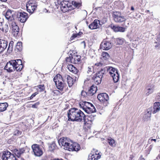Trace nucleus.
I'll list each match as a JSON object with an SVG mask.
<instances>
[{
	"label": "nucleus",
	"mask_w": 160,
	"mask_h": 160,
	"mask_svg": "<svg viewBox=\"0 0 160 160\" xmlns=\"http://www.w3.org/2000/svg\"><path fill=\"white\" fill-rule=\"evenodd\" d=\"M100 25V21L95 19L92 23L89 25L88 27L91 29H96L99 27Z\"/></svg>",
	"instance_id": "obj_19"
},
{
	"label": "nucleus",
	"mask_w": 160,
	"mask_h": 160,
	"mask_svg": "<svg viewBox=\"0 0 160 160\" xmlns=\"http://www.w3.org/2000/svg\"><path fill=\"white\" fill-rule=\"evenodd\" d=\"M139 160H144V159L143 158H142V157H141Z\"/></svg>",
	"instance_id": "obj_58"
},
{
	"label": "nucleus",
	"mask_w": 160,
	"mask_h": 160,
	"mask_svg": "<svg viewBox=\"0 0 160 160\" xmlns=\"http://www.w3.org/2000/svg\"><path fill=\"white\" fill-rule=\"evenodd\" d=\"M66 9L67 11L69 10H71L74 9V8H78L81 6V4L76 1H72V3H71L68 2V4H67Z\"/></svg>",
	"instance_id": "obj_13"
},
{
	"label": "nucleus",
	"mask_w": 160,
	"mask_h": 160,
	"mask_svg": "<svg viewBox=\"0 0 160 160\" xmlns=\"http://www.w3.org/2000/svg\"><path fill=\"white\" fill-rule=\"evenodd\" d=\"M113 78V81L115 83L117 82L119 80V76L118 73H117L116 74L111 76Z\"/></svg>",
	"instance_id": "obj_32"
},
{
	"label": "nucleus",
	"mask_w": 160,
	"mask_h": 160,
	"mask_svg": "<svg viewBox=\"0 0 160 160\" xmlns=\"http://www.w3.org/2000/svg\"><path fill=\"white\" fill-rule=\"evenodd\" d=\"M67 68L69 71L74 74H77L78 72V70L72 64L68 65Z\"/></svg>",
	"instance_id": "obj_26"
},
{
	"label": "nucleus",
	"mask_w": 160,
	"mask_h": 160,
	"mask_svg": "<svg viewBox=\"0 0 160 160\" xmlns=\"http://www.w3.org/2000/svg\"><path fill=\"white\" fill-rule=\"evenodd\" d=\"M97 160L95 156H93L92 154L90 153L88 156V160Z\"/></svg>",
	"instance_id": "obj_44"
},
{
	"label": "nucleus",
	"mask_w": 160,
	"mask_h": 160,
	"mask_svg": "<svg viewBox=\"0 0 160 160\" xmlns=\"http://www.w3.org/2000/svg\"><path fill=\"white\" fill-rule=\"evenodd\" d=\"M2 157L3 160H24L23 158H21L16 159L14 155L8 151L3 152Z\"/></svg>",
	"instance_id": "obj_7"
},
{
	"label": "nucleus",
	"mask_w": 160,
	"mask_h": 160,
	"mask_svg": "<svg viewBox=\"0 0 160 160\" xmlns=\"http://www.w3.org/2000/svg\"><path fill=\"white\" fill-rule=\"evenodd\" d=\"M58 143L60 146H63L64 149L69 151H78L81 148L79 144L73 142L67 138H61L58 140Z\"/></svg>",
	"instance_id": "obj_1"
},
{
	"label": "nucleus",
	"mask_w": 160,
	"mask_h": 160,
	"mask_svg": "<svg viewBox=\"0 0 160 160\" xmlns=\"http://www.w3.org/2000/svg\"><path fill=\"white\" fill-rule=\"evenodd\" d=\"M100 152H99L98 150L95 149H93L92 151L91 154H92L97 160L99 159L101 157V155H100Z\"/></svg>",
	"instance_id": "obj_25"
},
{
	"label": "nucleus",
	"mask_w": 160,
	"mask_h": 160,
	"mask_svg": "<svg viewBox=\"0 0 160 160\" xmlns=\"http://www.w3.org/2000/svg\"><path fill=\"white\" fill-rule=\"evenodd\" d=\"M51 160H63L61 158H54L53 159H51Z\"/></svg>",
	"instance_id": "obj_55"
},
{
	"label": "nucleus",
	"mask_w": 160,
	"mask_h": 160,
	"mask_svg": "<svg viewBox=\"0 0 160 160\" xmlns=\"http://www.w3.org/2000/svg\"><path fill=\"white\" fill-rule=\"evenodd\" d=\"M37 6L36 3L32 2V1H29L26 4L27 11L30 13H32L36 9Z\"/></svg>",
	"instance_id": "obj_12"
},
{
	"label": "nucleus",
	"mask_w": 160,
	"mask_h": 160,
	"mask_svg": "<svg viewBox=\"0 0 160 160\" xmlns=\"http://www.w3.org/2000/svg\"><path fill=\"white\" fill-rule=\"evenodd\" d=\"M150 12V11L149 10H146L145 11V12L146 13H148V12Z\"/></svg>",
	"instance_id": "obj_61"
},
{
	"label": "nucleus",
	"mask_w": 160,
	"mask_h": 160,
	"mask_svg": "<svg viewBox=\"0 0 160 160\" xmlns=\"http://www.w3.org/2000/svg\"><path fill=\"white\" fill-rule=\"evenodd\" d=\"M28 14L24 12H18L17 13V18L18 20L21 22H25L28 18Z\"/></svg>",
	"instance_id": "obj_11"
},
{
	"label": "nucleus",
	"mask_w": 160,
	"mask_h": 160,
	"mask_svg": "<svg viewBox=\"0 0 160 160\" xmlns=\"http://www.w3.org/2000/svg\"><path fill=\"white\" fill-rule=\"evenodd\" d=\"M14 14V12L11 11L10 10H7L5 13V16L6 18L9 21H10V22L14 21L13 15Z\"/></svg>",
	"instance_id": "obj_15"
},
{
	"label": "nucleus",
	"mask_w": 160,
	"mask_h": 160,
	"mask_svg": "<svg viewBox=\"0 0 160 160\" xmlns=\"http://www.w3.org/2000/svg\"><path fill=\"white\" fill-rule=\"evenodd\" d=\"M154 87L152 86L147 87L145 89L146 95L148 96L149 94L152 93L154 91Z\"/></svg>",
	"instance_id": "obj_27"
},
{
	"label": "nucleus",
	"mask_w": 160,
	"mask_h": 160,
	"mask_svg": "<svg viewBox=\"0 0 160 160\" xmlns=\"http://www.w3.org/2000/svg\"><path fill=\"white\" fill-rule=\"evenodd\" d=\"M14 153L18 157V158H16L15 157L16 159H18L19 158H21V157H20V155H21V153H20V152H19V150H18V149H15L14 151Z\"/></svg>",
	"instance_id": "obj_41"
},
{
	"label": "nucleus",
	"mask_w": 160,
	"mask_h": 160,
	"mask_svg": "<svg viewBox=\"0 0 160 160\" xmlns=\"http://www.w3.org/2000/svg\"><path fill=\"white\" fill-rule=\"evenodd\" d=\"M99 64H101V63H99L98 64V66H99L100 65Z\"/></svg>",
	"instance_id": "obj_64"
},
{
	"label": "nucleus",
	"mask_w": 160,
	"mask_h": 160,
	"mask_svg": "<svg viewBox=\"0 0 160 160\" xmlns=\"http://www.w3.org/2000/svg\"><path fill=\"white\" fill-rule=\"evenodd\" d=\"M85 118L86 119V122H87V120L88 121L90 122H91L92 121H93L94 119V117L92 115H88L86 116H85Z\"/></svg>",
	"instance_id": "obj_33"
},
{
	"label": "nucleus",
	"mask_w": 160,
	"mask_h": 160,
	"mask_svg": "<svg viewBox=\"0 0 160 160\" xmlns=\"http://www.w3.org/2000/svg\"><path fill=\"white\" fill-rule=\"evenodd\" d=\"M38 93L35 92L30 97V99H32Z\"/></svg>",
	"instance_id": "obj_52"
},
{
	"label": "nucleus",
	"mask_w": 160,
	"mask_h": 160,
	"mask_svg": "<svg viewBox=\"0 0 160 160\" xmlns=\"http://www.w3.org/2000/svg\"><path fill=\"white\" fill-rule=\"evenodd\" d=\"M13 44L14 42L13 41H11L9 42L7 50V52L8 53H10L12 52L13 50Z\"/></svg>",
	"instance_id": "obj_31"
},
{
	"label": "nucleus",
	"mask_w": 160,
	"mask_h": 160,
	"mask_svg": "<svg viewBox=\"0 0 160 160\" xmlns=\"http://www.w3.org/2000/svg\"><path fill=\"white\" fill-rule=\"evenodd\" d=\"M19 152H20V153L22 154L24 152V150L23 148H21L19 150Z\"/></svg>",
	"instance_id": "obj_53"
},
{
	"label": "nucleus",
	"mask_w": 160,
	"mask_h": 160,
	"mask_svg": "<svg viewBox=\"0 0 160 160\" xmlns=\"http://www.w3.org/2000/svg\"><path fill=\"white\" fill-rule=\"evenodd\" d=\"M23 66L22 61L20 59L10 60L8 62L4 69L9 72L14 71H20L22 69Z\"/></svg>",
	"instance_id": "obj_3"
},
{
	"label": "nucleus",
	"mask_w": 160,
	"mask_h": 160,
	"mask_svg": "<svg viewBox=\"0 0 160 160\" xmlns=\"http://www.w3.org/2000/svg\"><path fill=\"white\" fill-rule=\"evenodd\" d=\"M104 73V70L103 69H101L100 71L97 72L95 75L98 76L101 78H102L103 75Z\"/></svg>",
	"instance_id": "obj_38"
},
{
	"label": "nucleus",
	"mask_w": 160,
	"mask_h": 160,
	"mask_svg": "<svg viewBox=\"0 0 160 160\" xmlns=\"http://www.w3.org/2000/svg\"><path fill=\"white\" fill-rule=\"evenodd\" d=\"M8 44L7 41L5 40L0 39V48L2 52L6 48Z\"/></svg>",
	"instance_id": "obj_20"
},
{
	"label": "nucleus",
	"mask_w": 160,
	"mask_h": 160,
	"mask_svg": "<svg viewBox=\"0 0 160 160\" xmlns=\"http://www.w3.org/2000/svg\"><path fill=\"white\" fill-rule=\"evenodd\" d=\"M32 148L34 154L36 156L39 157L42 155L43 151L41 148L38 145L34 144L32 145Z\"/></svg>",
	"instance_id": "obj_8"
},
{
	"label": "nucleus",
	"mask_w": 160,
	"mask_h": 160,
	"mask_svg": "<svg viewBox=\"0 0 160 160\" xmlns=\"http://www.w3.org/2000/svg\"><path fill=\"white\" fill-rule=\"evenodd\" d=\"M112 46V44L110 42L105 39L101 42L100 48L103 50H107L110 49Z\"/></svg>",
	"instance_id": "obj_10"
},
{
	"label": "nucleus",
	"mask_w": 160,
	"mask_h": 160,
	"mask_svg": "<svg viewBox=\"0 0 160 160\" xmlns=\"http://www.w3.org/2000/svg\"><path fill=\"white\" fill-rule=\"evenodd\" d=\"M157 43H158V42H155V43L157 44ZM158 44H157L156 45H155V47L156 48H159V42H158Z\"/></svg>",
	"instance_id": "obj_54"
},
{
	"label": "nucleus",
	"mask_w": 160,
	"mask_h": 160,
	"mask_svg": "<svg viewBox=\"0 0 160 160\" xmlns=\"http://www.w3.org/2000/svg\"><path fill=\"white\" fill-rule=\"evenodd\" d=\"M97 98L100 101L105 103L106 105H107L109 100V97L107 94L106 93H100L98 95Z\"/></svg>",
	"instance_id": "obj_14"
},
{
	"label": "nucleus",
	"mask_w": 160,
	"mask_h": 160,
	"mask_svg": "<svg viewBox=\"0 0 160 160\" xmlns=\"http://www.w3.org/2000/svg\"><path fill=\"white\" fill-rule=\"evenodd\" d=\"M57 148L56 146L55 143H52L50 144L48 147L49 150L50 151H52Z\"/></svg>",
	"instance_id": "obj_36"
},
{
	"label": "nucleus",
	"mask_w": 160,
	"mask_h": 160,
	"mask_svg": "<svg viewBox=\"0 0 160 160\" xmlns=\"http://www.w3.org/2000/svg\"><path fill=\"white\" fill-rule=\"evenodd\" d=\"M8 106L7 102L0 103V112L5 111Z\"/></svg>",
	"instance_id": "obj_28"
},
{
	"label": "nucleus",
	"mask_w": 160,
	"mask_h": 160,
	"mask_svg": "<svg viewBox=\"0 0 160 160\" xmlns=\"http://www.w3.org/2000/svg\"><path fill=\"white\" fill-rule=\"evenodd\" d=\"M67 62H69L72 63H77L79 61V58H78L77 57L75 56L72 57L71 58H66Z\"/></svg>",
	"instance_id": "obj_23"
},
{
	"label": "nucleus",
	"mask_w": 160,
	"mask_h": 160,
	"mask_svg": "<svg viewBox=\"0 0 160 160\" xmlns=\"http://www.w3.org/2000/svg\"><path fill=\"white\" fill-rule=\"evenodd\" d=\"M39 104V102H37L34 104L32 105V107L33 108H36L38 105Z\"/></svg>",
	"instance_id": "obj_51"
},
{
	"label": "nucleus",
	"mask_w": 160,
	"mask_h": 160,
	"mask_svg": "<svg viewBox=\"0 0 160 160\" xmlns=\"http://www.w3.org/2000/svg\"><path fill=\"white\" fill-rule=\"evenodd\" d=\"M156 98L157 99H159V95H157V96H156Z\"/></svg>",
	"instance_id": "obj_57"
},
{
	"label": "nucleus",
	"mask_w": 160,
	"mask_h": 160,
	"mask_svg": "<svg viewBox=\"0 0 160 160\" xmlns=\"http://www.w3.org/2000/svg\"><path fill=\"white\" fill-rule=\"evenodd\" d=\"M21 134V132H20L18 130H16L15 131L14 133V135L16 136H19Z\"/></svg>",
	"instance_id": "obj_46"
},
{
	"label": "nucleus",
	"mask_w": 160,
	"mask_h": 160,
	"mask_svg": "<svg viewBox=\"0 0 160 160\" xmlns=\"http://www.w3.org/2000/svg\"><path fill=\"white\" fill-rule=\"evenodd\" d=\"M107 71L111 76H112L114 74L118 73L117 70L115 68L112 67H108L107 68Z\"/></svg>",
	"instance_id": "obj_24"
},
{
	"label": "nucleus",
	"mask_w": 160,
	"mask_h": 160,
	"mask_svg": "<svg viewBox=\"0 0 160 160\" xmlns=\"http://www.w3.org/2000/svg\"><path fill=\"white\" fill-rule=\"evenodd\" d=\"M88 53L91 57H93L94 55H95L94 50L93 49H91L89 50L88 52Z\"/></svg>",
	"instance_id": "obj_43"
},
{
	"label": "nucleus",
	"mask_w": 160,
	"mask_h": 160,
	"mask_svg": "<svg viewBox=\"0 0 160 160\" xmlns=\"http://www.w3.org/2000/svg\"><path fill=\"white\" fill-rule=\"evenodd\" d=\"M113 17L114 21L117 23H121L125 22L126 20L121 12H113Z\"/></svg>",
	"instance_id": "obj_6"
},
{
	"label": "nucleus",
	"mask_w": 160,
	"mask_h": 160,
	"mask_svg": "<svg viewBox=\"0 0 160 160\" xmlns=\"http://www.w3.org/2000/svg\"><path fill=\"white\" fill-rule=\"evenodd\" d=\"M43 12L45 13H47V12H48V10H47V9H45L44 10V11H43Z\"/></svg>",
	"instance_id": "obj_56"
},
{
	"label": "nucleus",
	"mask_w": 160,
	"mask_h": 160,
	"mask_svg": "<svg viewBox=\"0 0 160 160\" xmlns=\"http://www.w3.org/2000/svg\"><path fill=\"white\" fill-rule=\"evenodd\" d=\"M108 142L110 146H114L115 141L112 138H110V139H108Z\"/></svg>",
	"instance_id": "obj_40"
},
{
	"label": "nucleus",
	"mask_w": 160,
	"mask_h": 160,
	"mask_svg": "<svg viewBox=\"0 0 160 160\" xmlns=\"http://www.w3.org/2000/svg\"><path fill=\"white\" fill-rule=\"evenodd\" d=\"M79 106L88 113H92L96 111V109L93 105L88 102H81L79 103Z\"/></svg>",
	"instance_id": "obj_4"
},
{
	"label": "nucleus",
	"mask_w": 160,
	"mask_h": 160,
	"mask_svg": "<svg viewBox=\"0 0 160 160\" xmlns=\"http://www.w3.org/2000/svg\"><path fill=\"white\" fill-rule=\"evenodd\" d=\"M116 41L118 44L122 45L124 42V39L122 38H117Z\"/></svg>",
	"instance_id": "obj_39"
},
{
	"label": "nucleus",
	"mask_w": 160,
	"mask_h": 160,
	"mask_svg": "<svg viewBox=\"0 0 160 160\" xmlns=\"http://www.w3.org/2000/svg\"><path fill=\"white\" fill-rule=\"evenodd\" d=\"M119 26H113L112 27V28L113 30L115 32H119Z\"/></svg>",
	"instance_id": "obj_45"
},
{
	"label": "nucleus",
	"mask_w": 160,
	"mask_h": 160,
	"mask_svg": "<svg viewBox=\"0 0 160 160\" xmlns=\"http://www.w3.org/2000/svg\"><path fill=\"white\" fill-rule=\"evenodd\" d=\"M157 140V138L156 139H152L150 138L148 139V142L149 144H151L153 141H154V142H156Z\"/></svg>",
	"instance_id": "obj_48"
},
{
	"label": "nucleus",
	"mask_w": 160,
	"mask_h": 160,
	"mask_svg": "<svg viewBox=\"0 0 160 160\" xmlns=\"http://www.w3.org/2000/svg\"><path fill=\"white\" fill-rule=\"evenodd\" d=\"M118 28L119 32H123L125 31V28L124 27L119 26Z\"/></svg>",
	"instance_id": "obj_47"
},
{
	"label": "nucleus",
	"mask_w": 160,
	"mask_h": 160,
	"mask_svg": "<svg viewBox=\"0 0 160 160\" xmlns=\"http://www.w3.org/2000/svg\"><path fill=\"white\" fill-rule=\"evenodd\" d=\"M38 91L41 92L43 91L45 89V87L44 85H40L38 86Z\"/></svg>",
	"instance_id": "obj_42"
},
{
	"label": "nucleus",
	"mask_w": 160,
	"mask_h": 160,
	"mask_svg": "<svg viewBox=\"0 0 160 160\" xmlns=\"http://www.w3.org/2000/svg\"><path fill=\"white\" fill-rule=\"evenodd\" d=\"M158 158H160V157L159 156H158V157L156 158V160H157V159H158Z\"/></svg>",
	"instance_id": "obj_62"
},
{
	"label": "nucleus",
	"mask_w": 160,
	"mask_h": 160,
	"mask_svg": "<svg viewBox=\"0 0 160 160\" xmlns=\"http://www.w3.org/2000/svg\"><path fill=\"white\" fill-rule=\"evenodd\" d=\"M82 14L83 15V17H85L87 15V12L86 10H83L82 12Z\"/></svg>",
	"instance_id": "obj_49"
},
{
	"label": "nucleus",
	"mask_w": 160,
	"mask_h": 160,
	"mask_svg": "<svg viewBox=\"0 0 160 160\" xmlns=\"http://www.w3.org/2000/svg\"><path fill=\"white\" fill-rule=\"evenodd\" d=\"M10 26L12 28V34L15 37L18 36L19 29L18 26L16 24V22L12 21L9 23Z\"/></svg>",
	"instance_id": "obj_9"
},
{
	"label": "nucleus",
	"mask_w": 160,
	"mask_h": 160,
	"mask_svg": "<svg viewBox=\"0 0 160 160\" xmlns=\"http://www.w3.org/2000/svg\"><path fill=\"white\" fill-rule=\"evenodd\" d=\"M102 78H101L96 75H95L94 77L93 78L94 81L97 84H98L101 82L102 80Z\"/></svg>",
	"instance_id": "obj_29"
},
{
	"label": "nucleus",
	"mask_w": 160,
	"mask_h": 160,
	"mask_svg": "<svg viewBox=\"0 0 160 160\" xmlns=\"http://www.w3.org/2000/svg\"><path fill=\"white\" fill-rule=\"evenodd\" d=\"M97 90V87L94 85H92L88 90V93L89 96H92L95 93Z\"/></svg>",
	"instance_id": "obj_22"
},
{
	"label": "nucleus",
	"mask_w": 160,
	"mask_h": 160,
	"mask_svg": "<svg viewBox=\"0 0 160 160\" xmlns=\"http://www.w3.org/2000/svg\"><path fill=\"white\" fill-rule=\"evenodd\" d=\"M65 75L62 77L61 75L58 74L53 78V81L57 88L61 91L63 90L64 87V84L62 82V81H65Z\"/></svg>",
	"instance_id": "obj_5"
},
{
	"label": "nucleus",
	"mask_w": 160,
	"mask_h": 160,
	"mask_svg": "<svg viewBox=\"0 0 160 160\" xmlns=\"http://www.w3.org/2000/svg\"><path fill=\"white\" fill-rule=\"evenodd\" d=\"M160 103L156 102L154 103L153 107H151L149 108L151 110L152 113L154 114L159 111L160 109Z\"/></svg>",
	"instance_id": "obj_16"
},
{
	"label": "nucleus",
	"mask_w": 160,
	"mask_h": 160,
	"mask_svg": "<svg viewBox=\"0 0 160 160\" xmlns=\"http://www.w3.org/2000/svg\"><path fill=\"white\" fill-rule=\"evenodd\" d=\"M22 46L21 42H18L16 45V49L18 51H20L22 49Z\"/></svg>",
	"instance_id": "obj_34"
},
{
	"label": "nucleus",
	"mask_w": 160,
	"mask_h": 160,
	"mask_svg": "<svg viewBox=\"0 0 160 160\" xmlns=\"http://www.w3.org/2000/svg\"><path fill=\"white\" fill-rule=\"evenodd\" d=\"M152 113V112L150 108H149L147 109L144 113L143 118V119L145 121L149 120L151 117Z\"/></svg>",
	"instance_id": "obj_18"
},
{
	"label": "nucleus",
	"mask_w": 160,
	"mask_h": 160,
	"mask_svg": "<svg viewBox=\"0 0 160 160\" xmlns=\"http://www.w3.org/2000/svg\"><path fill=\"white\" fill-rule=\"evenodd\" d=\"M82 34V33L81 32H79V33L73 34L72 36L71 37V39L72 40L75 38L77 37L79 38L81 36Z\"/></svg>",
	"instance_id": "obj_35"
},
{
	"label": "nucleus",
	"mask_w": 160,
	"mask_h": 160,
	"mask_svg": "<svg viewBox=\"0 0 160 160\" xmlns=\"http://www.w3.org/2000/svg\"><path fill=\"white\" fill-rule=\"evenodd\" d=\"M109 58L108 54L105 52H102L101 55V58L103 60H107Z\"/></svg>",
	"instance_id": "obj_30"
},
{
	"label": "nucleus",
	"mask_w": 160,
	"mask_h": 160,
	"mask_svg": "<svg viewBox=\"0 0 160 160\" xmlns=\"http://www.w3.org/2000/svg\"><path fill=\"white\" fill-rule=\"evenodd\" d=\"M65 80L67 79V81L68 84V86L70 87H72L74 83V81L73 78L67 75H65Z\"/></svg>",
	"instance_id": "obj_21"
},
{
	"label": "nucleus",
	"mask_w": 160,
	"mask_h": 160,
	"mask_svg": "<svg viewBox=\"0 0 160 160\" xmlns=\"http://www.w3.org/2000/svg\"><path fill=\"white\" fill-rule=\"evenodd\" d=\"M81 95L84 97H86L87 95H88V92H87L83 91H82L81 92Z\"/></svg>",
	"instance_id": "obj_50"
},
{
	"label": "nucleus",
	"mask_w": 160,
	"mask_h": 160,
	"mask_svg": "<svg viewBox=\"0 0 160 160\" xmlns=\"http://www.w3.org/2000/svg\"><path fill=\"white\" fill-rule=\"evenodd\" d=\"M93 68L92 66H89L86 68L87 72L88 74L90 75L91 74L92 71H93Z\"/></svg>",
	"instance_id": "obj_37"
},
{
	"label": "nucleus",
	"mask_w": 160,
	"mask_h": 160,
	"mask_svg": "<svg viewBox=\"0 0 160 160\" xmlns=\"http://www.w3.org/2000/svg\"><path fill=\"white\" fill-rule=\"evenodd\" d=\"M68 116L69 120L80 122L82 120H83L84 122H86L85 114L79 109L74 108H71L68 111Z\"/></svg>",
	"instance_id": "obj_2"
},
{
	"label": "nucleus",
	"mask_w": 160,
	"mask_h": 160,
	"mask_svg": "<svg viewBox=\"0 0 160 160\" xmlns=\"http://www.w3.org/2000/svg\"><path fill=\"white\" fill-rule=\"evenodd\" d=\"M2 53V51L1 50V49L0 48V54Z\"/></svg>",
	"instance_id": "obj_63"
},
{
	"label": "nucleus",
	"mask_w": 160,
	"mask_h": 160,
	"mask_svg": "<svg viewBox=\"0 0 160 160\" xmlns=\"http://www.w3.org/2000/svg\"><path fill=\"white\" fill-rule=\"evenodd\" d=\"M58 4H59L63 12H66L67 9H66V8L67 6V4H68V1H61L58 0Z\"/></svg>",
	"instance_id": "obj_17"
},
{
	"label": "nucleus",
	"mask_w": 160,
	"mask_h": 160,
	"mask_svg": "<svg viewBox=\"0 0 160 160\" xmlns=\"http://www.w3.org/2000/svg\"><path fill=\"white\" fill-rule=\"evenodd\" d=\"M131 10L132 11H133L134 10V8L133 7V6L131 7Z\"/></svg>",
	"instance_id": "obj_60"
},
{
	"label": "nucleus",
	"mask_w": 160,
	"mask_h": 160,
	"mask_svg": "<svg viewBox=\"0 0 160 160\" xmlns=\"http://www.w3.org/2000/svg\"><path fill=\"white\" fill-rule=\"evenodd\" d=\"M2 2H6L7 0H0Z\"/></svg>",
	"instance_id": "obj_59"
}]
</instances>
